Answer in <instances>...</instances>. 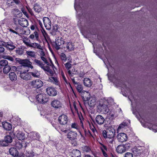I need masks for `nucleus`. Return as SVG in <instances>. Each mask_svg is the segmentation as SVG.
<instances>
[{"label": "nucleus", "mask_w": 157, "mask_h": 157, "mask_svg": "<svg viewBox=\"0 0 157 157\" xmlns=\"http://www.w3.org/2000/svg\"><path fill=\"white\" fill-rule=\"evenodd\" d=\"M40 58L41 61L40 62L47 65H49V63L48 62L49 58L48 54L45 52V49L41 48L40 47Z\"/></svg>", "instance_id": "1"}, {"label": "nucleus", "mask_w": 157, "mask_h": 157, "mask_svg": "<svg viewBox=\"0 0 157 157\" xmlns=\"http://www.w3.org/2000/svg\"><path fill=\"white\" fill-rule=\"evenodd\" d=\"M21 69L24 70V72H27L29 71V68L32 69L33 67L32 65V63L27 59L23 60L20 62Z\"/></svg>", "instance_id": "2"}, {"label": "nucleus", "mask_w": 157, "mask_h": 157, "mask_svg": "<svg viewBox=\"0 0 157 157\" xmlns=\"http://www.w3.org/2000/svg\"><path fill=\"white\" fill-rule=\"evenodd\" d=\"M64 40L61 37H58L56 39L55 42L52 43L53 46L57 50H58L60 48V46L64 44Z\"/></svg>", "instance_id": "3"}, {"label": "nucleus", "mask_w": 157, "mask_h": 157, "mask_svg": "<svg viewBox=\"0 0 157 157\" xmlns=\"http://www.w3.org/2000/svg\"><path fill=\"white\" fill-rule=\"evenodd\" d=\"M51 105L52 107L56 109H60L63 108V104L58 100L54 99L51 102Z\"/></svg>", "instance_id": "4"}, {"label": "nucleus", "mask_w": 157, "mask_h": 157, "mask_svg": "<svg viewBox=\"0 0 157 157\" xmlns=\"http://www.w3.org/2000/svg\"><path fill=\"white\" fill-rule=\"evenodd\" d=\"M0 46H4L10 50H13L15 48L13 43L11 41L6 43L3 41H0Z\"/></svg>", "instance_id": "5"}, {"label": "nucleus", "mask_w": 157, "mask_h": 157, "mask_svg": "<svg viewBox=\"0 0 157 157\" xmlns=\"http://www.w3.org/2000/svg\"><path fill=\"white\" fill-rule=\"evenodd\" d=\"M68 121L67 116L65 114H63L59 116L58 118L59 123L62 125L66 124Z\"/></svg>", "instance_id": "6"}, {"label": "nucleus", "mask_w": 157, "mask_h": 157, "mask_svg": "<svg viewBox=\"0 0 157 157\" xmlns=\"http://www.w3.org/2000/svg\"><path fill=\"white\" fill-rule=\"evenodd\" d=\"M46 91L48 94L50 96H55L57 94V91L56 89L53 87H48L46 88Z\"/></svg>", "instance_id": "7"}, {"label": "nucleus", "mask_w": 157, "mask_h": 157, "mask_svg": "<svg viewBox=\"0 0 157 157\" xmlns=\"http://www.w3.org/2000/svg\"><path fill=\"white\" fill-rule=\"evenodd\" d=\"M117 138L118 141L121 143L126 141L128 139L127 135L124 133H120L118 134Z\"/></svg>", "instance_id": "8"}, {"label": "nucleus", "mask_w": 157, "mask_h": 157, "mask_svg": "<svg viewBox=\"0 0 157 157\" xmlns=\"http://www.w3.org/2000/svg\"><path fill=\"white\" fill-rule=\"evenodd\" d=\"M98 109L100 112H102L105 113H108L109 111L107 105L104 104H100L98 106Z\"/></svg>", "instance_id": "9"}, {"label": "nucleus", "mask_w": 157, "mask_h": 157, "mask_svg": "<svg viewBox=\"0 0 157 157\" xmlns=\"http://www.w3.org/2000/svg\"><path fill=\"white\" fill-rule=\"evenodd\" d=\"M20 77L24 80L27 81L31 79V76L30 72L26 73L23 71H21L20 73Z\"/></svg>", "instance_id": "10"}, {"label": "nucleus", "mask_w": 157, "mask_h": 157, "mask_svg": "<svg viewBox=\"0 0 157 157\" xmlns=\"http://www.w3.org/2000/svg\"><path fill=\"white\" fill-rule=\"evenodd\" d=\"M43 20L44 26L46 29H50L51 26V23L49 18L44 17L43 18Z\"/></svg>", "instance_id": "11"}, {"label": "nucleus", "mask_w": 157, "mask_h": 157, "mask_svg": "<svg viewBox=\"0 0 157 157\" xmlns=\"http://www.w3.org/2000/svg\"><path fill=\"white\" fill-rule=\"evenodd\" d=\"M132 152L135 156L140 155L142 152V150L140 147H135L132 149Z\"/></svg>", "instance_id": "12"}, {"label": "nucleus", "mask_w": 157, "mask_h": 157, "mask_svg": "<svg viewBox=\"0 0 157 157\" xmlns=\"http://www.w3.org/2000/svg\"><path fill=\"white\" fill-rule=\"evenodd\" d=\"M100 148L102 152L103 155L105 157H107L108 155L107 153L108 152V149L107 147L101 143H100Z\"/></svg>", "instance_id": "13"}, {"label": "nucleus", "mask_w": 157, "mask_h": 157, "mask_svg": "<svg viewBox=\"0 0 157 157\" xmlns=\"http://www.w3.org/2000/svg\"><path fill=\"white\" fill-rule=\"evenodd\" d=\"M82 97L84 101H88L90 98V94L88 91H83L82 92Z\"/></svg>", "instance_id": "14"}, {"label": "nucleus", "mask_w": 157, "mask_h": 157, "mask_svg": "<svg viewBox=\"0 0 157 157\" xmlns=\"http://www.w3.org/2000/svg\"><path fill=\"white\" fill-rule=\"evenodd\" d=\"M19 24L23 27H26L28 25V21L25 19L21 18L18 20Z\"/></svg>", "instance_id": "15"}, {"label": "nucleus", "mask_w": 157, "mask_h": 157, "mask_svg": "<svg viewBox=\"0 0 157 157\" xmlns=\"http://www.w3.org/2000/svg\"><path fill=\"white\" fill-rule=\"evenodd\" d=\"M84 86L90 88L92 85V82L90 79L86 78L83 80Z\"/></svg>", "instance_id": "16"}, {"label": "nucleus", "mask_w": 157, "mask_h": 157, "mask_svg": "<svg viewBox=\"0 0 157 157\" xmlns=\"http://www.w3.org/2000/svg\"><path fill=\"white\" fill-rule=\"evenodd\" d=\"M77 133L75 132L70 131L67 135V137L71 140H75L76 139Z\"/></svg>", "instance_id": "17"}, {"label": "nucleus", "mask_w": 157, "mask_h": 157, "mask_svg": "<svg viewBox=\"0 0 157 157\" xmlns=\"http://www.w3.org/2000/svg\"><path fill=\"white\" fill-rule=\"evenodd\" d=\"M95 120L97 123L99 125L103 124L105 121L104 117L100 115H98L96 117Z\"/></svg>", "instance_id": "18"}, {"label": "nucleus", "mask_w": 157, "mask_h": 157, "mask_svg": "<svg viewBox=\"0 0 157 157\" xmlns=\"http://www.w3.org/2000/svg\"><path fill=\"white\" fill-rule=\"evenodd\" d=\"M16 136L18 139L20 140H23L25 138V133L19 130L17 131Z\"/></svg>", "instance_id": "19"}, {"label": "nucleus", "mask_w": 157, "mask_h": 157, "mask_svg": "<svg viewBox=\"0 0 157 157\" xmlns=\"http://www.w3.org/2000/svg\"><path fill=\"white\" fill-rule=\"evenodd\" d=\"M72 157H81V154L80 151L77 149H74L71 154Z\"/></svg>", "instance_id": "20"}, {"label": "nucleus", "mask_w": 157, "mask_h": 157, "mask_svg": "<svg viewBox=\"0 0 157 157\" xmlns=\"http://www.w3.org/2000/svg\"><path fill=\"white\" fill-rule=\"evenodd\" d=\"M116 150L118 153L121 154L124 153L126 151L123 145H119L117 147Z\"/></svg>", "instance_id": "21"}, {"label": "nucleus", "mask_w": 157, "mask_h": 157, "mask_svg": "<svg viewBox=\"0 0 157 157\" xmlns=\"http://www.w3.org/2000/svg\"><path fill=\"white\" fill-rule=\"evenodd\" d=\"M3 128L7 130H10L12 129V125L10 123L6 122L2 123Z\"/></svg>", "instance_id": "22"}, {"label": "nucleus", "mask_w": 157, "mask_h": 157, "mask_svg": "<svg viewBox=\"0 0 157 157\" xmlns=\"http://www.w3.org/2000/svg\"><path fill=\"white\" fill-rule=\"evenodd\" d=\"M9 152L10 155L14 156H18V152L16 148L14 147L11 148L9 149Z\"/></svg>", "instance_id": "23"}, {"label": "nucleus", "mask_w": 157, "mask_h": 157, "mask_svg": "<svg viewBox=\"0 0 157 157\" xmlns=\"http://www.w3.org/2000/svg\"><path fill=\"white\" fill-rule=\"evenodd\" d=\"M115 131L113 128H109L108 130V137H114Z\"/></svg>", "instance_id": "24"}, {"label": "nucleus", "mask_w": 157, "mask_h": 157, "mask_svg": "<svg viewBox=\"0 0 157 157\" xmlns=\"http://www.w3.org/2000/svg\"><path fill=\"white\" fill-rule=\"evenodd\" d=\"M20 1L19 0H7V4L9 6L14 5V3L18 4Z\"/></svg>", "instance_id": "25"}, {"label": "nucleus", "mask_w": 157, "mask_h": 157, "mask_svg": "<svg viewBox=\"0 0 157 157\" xmlns=\"http://www.w3.org/2000/svg\"><path fill=\"white\" fill-rule=\"evenodd\" d=\"M59 28V26L55 24L53 26V29H52L51 33L53 36L56 35V33L58 31V29Z\"/></svg>", "instance_id": "26"}, {"label": "nucleus", "mask_w": 157, "mask_h": 157, "mask_svg": "<svg viewBox=\"0 0 157 157\" xmlns=\"http://www.w3.org/2000/svg\"><path fill=\"white\" fill-rule=\"evenodd\" d=\"M90 101L88 102L89 105L92 107L95 105L96 104V99L94 97H91L90 99Z\"/></svg>", "instance_id": "27"}, {"label": "nucleus", "mask_w": 157, "mask_h": 157, "mask_svg": "<svg viewBox=\"0 0 157 157\" xmlns=\"http://www.w3.org/2000/svg\"><path fill=\"white\" fill-rule=\"evenodd\" d=\"M31 85L34 88H38L39 85V79H37L31 82Z\"/></svg>", "instance_id": "28"}, {"label": "nucleus", "mask_w": 157, "mask_h": 157, "mask_svg": "<svg viewBox=\"0 0 157 157\" xmlns=\"http://www.w3.org/2000/svg\"><path fill=\"white\" fill-rule=\"evenodd\" d=\"M82 150L84 153H90L92 151L90 147L87 146L82 147Z\"/></svg>", "instance_id": "29"}, {"label": "nucleus", "mask_w": 157, "mask_h": 157, "mask_svg": "<svg viewBox=\"0 0 157 157\" xmlns=\"http://www.w3.org/2000/svg\"><path fill=\"white\" fill-rule=\"evenodd\" d=\"M66 48L68 51H69L74 50L75 48L73 44L71 42H68L67 43Z\"/></svg>", "instance_id": "30"}, {"label": "nucleus", "mask_w": 157, "mask_h": 157, "mask_svg": "<svg viewBox=\"0 0 157 157\" xmlns=\"http://www.w3.org/2000/svg\"><path fill=\"white\" fill-rule=\"evenodd\" d=\"M40 26L41 27V29L40 30H41V33L43 36L44 39L46 40V38L48 37V35L46 32L45 30L42 27V23L40 22Z\"/></svg>", "instance_id": "31"}, {"label": "nucleus", "mask_w": 157, "mask_h": 157, "mask_svg": "<svg viewBox=\"0 0 157 157\" xmlns=\"http://www.w3.org/2000/svg\"><path fill=\"white\" fill-rule=\"evenodd\" d=\"M9 77L12 81H14L17 79V76L13 72H11L9 74Z\"/></svg>", "instance_id": "32"}, {"label": "nucleus", "mask_w": 157, "mask_h": 157, "mask_svg": "<svg viewBox=\"0 0 157 157\" xmlns=\"http://www.w3.org/2000/svg\"><path fill=\"white\" fill-rule=\"evenodd\" d=\"M48 81L56 85H57L58 82V79L56 77H50L48 80Z\"/></svg>", "instance_id": "33"}, {"label": "nucleus", "mask_w": 157, "mask_h": 157, "mask_svg": "<svg viewBox=\"0 0 157 157\" xmlns=\"http://www.w3.org/2000/svg\"><path fill=\"white\" fill-rule=\"evenodd\" d=\"M41 101L40 102L41 103L45 104L47 103L48 101V98L47 97L45 94H44L42 95Z\"/></svg>", "instance_id": "34"}, {"label": "nucleus", "mask_w": 157, "mask_h": 157, "mask_svg": "<svg viewBox=\"0 0 157 157\" xmlns=\"http://www.w3.org/2000/svg\"><path fill=\"white\" fill-rule=\"evenodd\" d=\"M11 70V68L10 66L7 65L4 67L3 69V72L4 74H7Z\"/></svg>", "instance_id": "35"}, {"label": "nucleus", "mask_w": 157, "mask_h": 157, "mask_svg": "<svg viewBox=\"0 0 157 157\" xmlns=\"http://www.w3.org/2000/svg\"><path fill=\"white\" fill-rule=\"evenodd\" d=\"M123 145L126 151L127 150L130 149V148L132 147V142L131 141H129L128 143H126L125 144Z\"/></svg>", "instance_id": "36"}, {"label": "nucleus", "mask_w": 157, "mask_h": 157, "mask_svg": "<svg viewBox=\"0 0 157 157\" xmlns=\"http://www.w3.org/2000/svg\"><path fill=\"white\" fill-rule=\"evenodd\" d=\"M8 64V62L5 59H2L0 61V65L2 67H5Z\"/></svg>", "instance_id": "37"}, {"label": "nucleus", "mask_w": 157, "mask_h": 157, "mask_svg": "<svg viewBox=\"0 0 157 157\" xmlns=\"http://www.w3.org/2000/svg\"><path fill=\"white\" fill-rule=\"evenodd\" d=\"M127 126V124L125 122H123L121 123L118 127L117 130H120L122 129L125 128Z\"/></svg>", "instance_id": "38"}, {"label": "nucleus", "mask_w": 157, "mask_h": 157, "mask_svg": "<svg viewBox=\"0 0 157 157\" xmlns=\"http://www.w3.org/2000/svg\"><path fill=\"white\" fill-rule=\"evenodd\" d=\"M30 75H32L34 77H38L39 76V74L38 71H35L34 72H30Z\"/></svg>", "instance_id": "39"}, {"label": "nucleus", "mask_w": 157, "mask_h": 157, "mask_svg": "<svg viewBox=\"0 0 157 157\" xmlns=\"http://www.w3.org/2000/svg\"><path fill=\"white\" fill-rule=\"evenodd\" d=\"M60 58L61 60L63 62L66 61V60H67V58L66 55L64 53H61L60 55Z\"/></svg>", "instance_id": "40"}, {"label": "nucleus", "mask_w": 157, "mask_h": 157, "mask_svg": "<svg viewBox=\"0 0 157 157\" xmlns=\"http://www.w3.org/2000/svg\"><path fill=\"white\" fill-rule=\"evenodd\" d=\"M77 85L76 86V88L77 90L79 93H81L83 90V86L81 84H77Z\"/></svg>", "instance_id": "41"}, {"label": "nucleus", "mask_w": 157, "mask_h": 157, "mask_svg": "<svg viewBox=\"0 0 157 157\" xmlns=\"http://www.w3.org/2000/svg\"><path fill=\"white\" fill-rule=\"evenodd\" d=\"M4 140H5L8 143H10L12 142V137L10 136H6Z\"/></svg>", "instance_id": "42"}, {"label": "nucleus", "mask_w": 157, "mask_h": 157, "mask_svg": "<svg viewBox=\"0 0 157 157\" xmlns=\"http://www.w3.org/2000/svg\"><path fill=\"white\" fill-rule=\"evenodd\" d=\"M26 156L27 157H34L35 156L34 153L32 151H28L26 153Z\"/></svg>", "instance_id": "43"}, {"label": "nucleus", "mask_w": 157, "mask_h": 157, "mask_svg": "<svg viewBox=\"0 0 157 157\" xmlns=\"http://www.w3.org/2000/svg\"><path fill=\"white\" fill-rule=\"evenodd\" d=\"M24 43L27 45L29 46L31 43L30 40L27 38H25L23 40Z\"/></svg>", "instance_id": "44"}, {"label": "nucleus", "mask_w": 157, "mask_h": 157, "mask_svg": "<svg viewBox=\"0 0 157 157\" xmlns=\"http://www.w3.org/2000/svg\"><path fill=\"white\" fill-rule=\"evenodd\" d=\"M106 139V141L108 143L113 144L114 141V137H108Z\"/></svg>", "instance_id": "45"}, {"label": "nucleus", "mask_w": 157, "mask_h": 157, "mask_svg": "<svg viewBox=\"0 0 157 157\" xmlns=\"http://www.w3.org/2000/svg\"><path fill=\"white\" fill-rule=\"evenodd\" d=\"M2 57L3 59H7L11 61H13V59L12 57L8 56L2 55Z\"/></svg>", "instance_id": "46"}, {"label": "nucleus", "mask_w": 157, "mask_h": 157, "mask_svg": "<svg viewBox=\"0 0 157 157\" xmlns=\"http://www.w3.org/2000/svg\"><path fill=\"white\" fill-rule=\"evenodd\" d=\"M79 119L80 120V123L81 124V126L82 127V128H83V121L84 119L81 114L78 115Z\"/></svg>", "instance_id": "47"}, {"label": "nucleus", "mask_w": 157, "mask_h": 157, "mask_svg": "<svg viewBox=\"0 0 157 157\" xmlns=\"http://www.w3.org/2000/svg\"><path fill=\"white\" fill-rule=\"evenodd\" d=\"M26 54L28 55L31 57H34L35 56V52L31 51H27Z\"/></svg>", "instance_id": "48"}, {"label": "nucleus", "mask_w": 157, "mask_h": 157, "mask_svg": "<svg viewBox=\"0 0 157 157\" xmlns=\"http://www.w3.org/2000/svg\"><path fill=\"white\" fill-rule=\"evenodd\" d=\"M29 46L35 48H39V45L38 44L36 43H31Z\"/></svg>", "instance_id": "49"}, {"label": "nucleus", "mask_w": 157, "mask_h": 157, "mask_svg": "<svg viewBox=\"0 0 157 157\" xmlns=\"http://www.w3.org/2000/svg\"><path fill=\"white\" fill-rule=\"evenodd\" d=\"M65 66L67 70H68L70 68H71V67L72 65L71 64L70 62H67L65 64Z\"/></svg>", "instance_id": "50"}, {"label": "nucleus", "mask_w": 157, "mask_h": 157, "mask_svg": "<svg viewBox=\"0 0 157 157\" xmlns=\"http://www.w3.org/2000/svg\"><path fill=\"white\" fill-rule=\"evenodd\" d=\"M39 6L37 4H35L34 6V9L36 12L39 13Z\"/></svg>", "instance_id": "51"}, {"label": "nucleus", "mask_w": 157, "mask_h": 157, "mask_svg": "<svg viewBox=\"0 0 157 157\" xmlns=\"http://www.w3.org/2000/svg\"><path fill=\"white\" fill-rule=\"evenodd\" d=\"M8 143L6 140L1 141H0V145L2 146H6L8 145Z\"/></svg>", "instance_id": "52"}, {"label": "nucleus", "mask_w": 157, "mask_h": 157, "mask_svg": "<svg viewBox=\"0 0 157 157\" xmlns=\"http://www.w3.org/2000/svg\"><path fill=\"white\" fill-rule=\"evenodd\" d=\"M102 134L103 137L105 139H106L107 137H108V131L106 132V130H104L102 131Z\"/></svg>", "instance_id": "53"}, {"label": "nucleus", "mask_w": 157, "mask_h": 157, "mask_svg": "<svg viewBox=\"0 0 157 157\" xmlns=\"http://www.w3.org/2000/svg\"><path fill=\"white\" fill-rule=\"evenodd\" d=\"M39 95H37L36 96V99L34 101V103L35 104V105H37V104H38L39 103Z\"/></svg>", "instance_id": "54"}, {"label": "nucleus", "mask_w": 157, "mask_h": 157, "mask_svg": "<svg viewBox=\"0 0 157 157\" xmlns=\"http://www.w3.org/2000/svg\"><path fill=\"white\" fill-rule=\"evenodd\" d=\"M40 67H41V68L43 69L44 71L47 72L49 67L48 66H42L41 63H40Z\"/></svg>", "instance_id": "55"}, {"label": "nucleus", "mask_w": 157, "mask_h": 157, "mask_svg": "<svg viewBox=\"0 0 157 157\" xmlns=\"http://www.w3.org/2000/svg\"><path fill=\"white\" fill-rule=\"evenodd\" d=\"M124 157H133V155L131 153L127 152L124 155Z\"/></svg>", "instance_id": "56"}, {"label": "nucleus", "mask_w": 157, "mask_h": 157, "mask_svg": "<svg viewBox=\"0 0 157 157\" xmlns=\"http://www.w3.org/2000/svg\"><path fill=\"white\" fill-rule=\"evenodd\" d=\"M21 11L22 13L24 14L28 18V15L26 12L24 8H22L21 9Z\"/></svg>", "instance_id": "57"}, {"label": "nucleus", "mask_w": 157, "mask_h": 157, "mask_svg": "<svg viewBox=\"0 0 157 157\" xmlns=\"http://www.w3.org/2000/svg\"><path fill=\"white\" fill-rule=\"evenodd\" d=\"M16 147L18 149H20L22 147V145L21 143H17L16 144Z\"/></svg>", "instance_id": "58"}, {"label": "nucleus", "mask_w": 157, "mask_h": 157, "mask_svg": "<svg viewBox=\"0 0 157 157\" xmlns=\"http://www.w3.org/2000/svg\"><path fill=\"white\" fill-rule=\"evenodd\" d=\"M71 127L72 128L76 129H77L78 127L77 124L75 123H72L71 125Z\"/></svg>", "instance_id": "59"}, {"label": "nucleus", "mask_w": 157, "mask_h": 157, "mask_svg": "<svg viewBox=\"0 0 157 157\" xmlns=\"http://www.w3.org/2000/svg\"><path fill=\"white\" fill-rule=\"evenodd\" d=\"M16 52L19 55H21L23 54V51L21 50L20 49H18L16 50Z\"/></svg>", "instance_id": "60"}, {"label": "nucleus", "mask_w": 157, "mask_h": 157, "mask_svg": "<svg viewBox=\"0 0 157 157\" xmlns=\"http://www.w3.org/2000/svg\"><path fill=\"white\" fill-rule=\"evenodd\" d=\"M34 36H35L36 40H38V38H39V35L36 32H35L34 33Z\"/></svg>", "instance_id": "61"}, {"label": "nucleus", "mask_w": 157, "mask_h": 157, "mask_svg": "<svg viewBox=\"0 0 157 157\" xmlns=\"http://www.w3.org/2000/svg\"><path fill=\"white\" fill-rule=\"evenodd\" d=\"M61 76H62L63 79L65 81V82H67V79L66 78V77H65V76L64 75V73L63 72H62V73H61Z\"/></svg>", "instance_id": "62"}, {"label": "nucleus", "mask_w": 157, "mask_h": 157, "mask_svg": "<svg viewBox=\"0 0 157 157\" xmlns=\"http://www.w3.org/2000/svg\"><path fill=\"white\" fill-rule=\"evenodd\" d=\"M16 11L18 13V15L19 16V17H21L22 15V14L21 12L19 10H16Z\"/></svg>", "instance_id": "63"}, {"label": "nucleus", "mask_w": 157, "mask_h": 157, "mask_svg": "<svg viewBox=\"0 0 157 157\" xmlns=\"http://www.w3.org/2000/svg\"><path fill=\"white\" fill-rule=\"evenodd\" d=\"M2 46H0V53L3 52L5 51L4 48Z\"/></svg>", "instance_id": "64"}]
</instances>
